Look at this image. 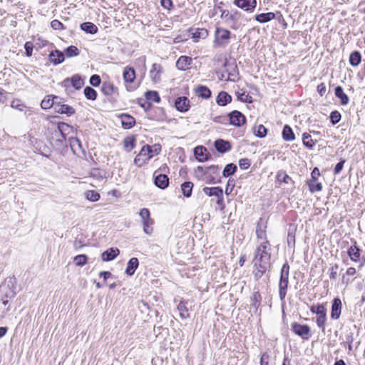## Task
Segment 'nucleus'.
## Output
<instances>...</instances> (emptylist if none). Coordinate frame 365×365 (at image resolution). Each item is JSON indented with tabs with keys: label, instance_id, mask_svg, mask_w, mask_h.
Returning a JSON list of instances; mask_svg holds the SVG:
<instances>
[{
	"label": "nucleus",
	"instance_id": "f257e3e1",
	"mask_svg": "<svg viewBox=\"0 0 365 365\" xmlns=\"http://www.w3.org/2000/svg\"><path fill=\"white\" fill-rule=\"evenodd\" d=\"M272 245L269 240L259 242L256 246L252 259V274L258 281L270 269L272 265Z\"/></svg>",
	"mask_w": 365,
	"mask_h": 365
},
{
	"label": "nucleus",
	"instance_id": "f03ea898",
	"mask_svg": "<svg viewBox=\"0 0 365 365\" xmlns=\"http://www.w3.org/2000/svg\"><path fill=\"white\" fill-rule=\"evenodd\" d=\"M231 36L232 33L230 30L222 27H216L214 33V48L226 46L229 44Z\"/></svg>",
	"mask_w": 365,
	"mask_h": 365
},
{
	"label": "nucleus",
	"instance_id": "7ed1b4c3",
	"mask_svg": "<svg viewBox=\"0 0 365 365\" xmlns=\"http://www.w3.org/2000/svg\"><path fill=\"white\" fill-rule=\"evenodd\" d=\"M289 265L285 262L282 267L280 272V279L279 282V294L282 300L286 297L289 284Z\"/></svg>",
	"mask_w": 365,
	"mask_h": 365
},
{
	"label": "nucleus",
	"instance_id": "20e7f679",
	"mask_svg": "<svg viewBox=\"0 0 365 365\" xmlns=\"http://www.w3.org/2000/svg\"><path fill=\"white\" fill-rule=\"evenodd\" d=\"M160 97L157 91H149L145 93V99L138 98V104L145 110L150 109L152 103H160Z\"/></svg>",
	"mask_w": 365,
	"mask_h": 365
},
{
	"label": "nucleus",
	"instance_id": "39448f33",
	"mask_svg": "<svg viewBox=\"0 0 365 365\" xmlns=\"http://www.w3.org/2000/svg\"><path fill=\"white\" fill-rule=\"evenodd\" d=\"M161 151V145L158 143L153 145H145L142 147L140 151L138 153V156L141 157L145 162L149 160L154 156L158 155Z\"/></svg>",
	"mask_w": 365,
	"mask_h": 365
},
{
	"label": "nucleus",
	"instance_id": "423d86ee",
	"mask_svg": "<svg viewBox=\"0 0 365 365\" xmlns=\"http://www.w3.org/2000/svg\"><path fill=\"white\" fill-rule=\"evenodd\" d=\"M291 330L294 334L300 336L304 340H308L311 336V329L307 324L293 322L291 324Z\"/></svg>",
	"mask_w": 365,
	"mask_h": 365
},
{
	"label": "nucleus",
	"instance_id": "0eeeda50",
	"mask_svg": "<svg viewBox=\"0 0 365 365\" xmlns=\"http://www.w3.org/2000/svg\"><path fill=\"white\" fill-rule=\"evenodd\" d=\"M139 215L142 218L144 232L150 235L153 231L154 220L150 218V211L146 208H143L140 210Z\"/></svg>",
	"mask_w": 365,
	"mask_h": 365
},
{
	"label": "nucleus",
	"instance_id": "6e6552de",
	"mask_svg": "<svg viewBox=\"0 0 365 365\" xmlns=\"http://www.w3.org/2000/svg\"><path fill=\"white\" fill-rule=\"evenodd\" d=\"M267 225L268 220L266 219L260 217L257 221L255 234L258 240H261V242L269 240L267 236Z\"/></svg>",
	"mask_w": 365,
	"mask_h": 365
},
{
	"label": "nucleus",
	"instance_id": "1a4fd4ad",
	"mask_svg": "<svg viewBox=\"0 0 365 365\" xmlns=\"http://www.w3.org/2000/svg\"><path fill=\"white\" fill-rule=\"evenodd\" d=\"M230 124L235 127H241L246 124L247 118L240 111L235 110L227 115Z\"/></svg>",
	"mask_w": 365,
	"mask_h": 365
},
{
	"label": "nucleus",
	"instance_id": "9d476101",
	"mask_svg": "<svg viewBox=\"0 0 365 365\" xmlns=\"http://www.w3.org/2000/svg\"><path fill=\"white\" fill-rule=\"evenodd\" d=\"M161 170L162 168H160L154 172V183L158 187L164 190L169 185V178L167 175L160 173Z\"/></svg>",
	"mask_w": 365,
	"mask_h": 365
},
{
	"label": "nucleus",
	"instance_id": "9b49d317",
	"mask_svg": "<svg viewBox=\"0 0 365 365\" xmlns=\"http://www.w3.org/2000/svg\"><path fill=\"white\" fill-rule=\"evenodd\" d=\"M233 4L244 11L252 13L257 6V0H234Z\"/></svg>",
	"mask_w": 365,
	"mask_h": 365
},
{
	"label": "nucleus",
	"instance_id": "f8f14e48",
	"mask_svg": "<svg viewBox=\"0 0 365 365\" xmlns=\"http://www.w3.org/2000/svg\"><path fill=\"white\" fill-rule=\"evenodd\" d=\"M241 16L242 14L237 10L230 12L228 9H224L221 12L220 17L231 21L233 24H236L241 18Z\"/></svg>",
	"mask_w": 365,
	"mask_h": 365
},
{
	"label": "nucleus",
	"instance_id": "ddd939ff",
	"mask_svg": "<svg viewBox=\"0 0 365 365\" xmlns=\"http://www.w3.org/2000/svg\"><path fill=\"white\" fill-rule=\"evenodd\" d=\"M176 109L182 113H185L190 110V101L185 96L178 97L175 101Z\"/></svg>",
	"mask_w": 365,
	"mask_h": 365
},
{
	"label": "nucleus",
	"instance_id": "4468645a",
	"mask_svg": "<svg viewBox=\"0 0 365 365\" xmlns=\"http://www.w3.org/2000/svg\"><path fill=\"white\" fill-rule=\"evenodd\" d=\"M194 155L199 162H205L210 158V154L207 149L202 145L197 146L194 149Z\"/></svg>",
	"mask_w": 365,
	"mask_h": 365
},
{
	"label": "nucleus",
	"instance_id": "2eb2a0df",
	"mask_svg": "<svg viewBox=\"0 0 365 365\" xmlns=\"http://www.w3.org/2000/svg\"><path fill=\"white\" fill-rule=\"evenodd\" d=\"M342 309L341 301L339 297H336L332 301L331 310V318L332 319H339Z\"/></svg>",
	"mask_w": 365,
	"mask_h": 365
},
{
	"label": "nucleus",
	"instance_id": "dca6fc26",
	"mask_svg": "<svg viewBox=\"0 0 365 365\" xmlns=\"http://www.w3.org/2000/svg\"><path fill=\"white\" fill-rule=\"evenodd\" d=\"M192 58L187 56H181L176 61V67L180 71H187L190 68Z\"/></svg>",
	"mask_w": 365,
	"mask_h": 365
},
{
	"label": "nucleus",
	"instance_id": "f3484780",
	"mask_svg": "<svg viewBox=\"0 0 365 365\" xmlns=\"http://www.w3.org/2000/svg\"><path fill=\"white\" fill-rule=\"evenodd\" d=\"M163 72V66L159 63H153L150 71V78L154 83H158L160 81L161 73Z\"/></svg>",
	"mask_w": 365,
	"mask_h": 365
},
{
	"label": "nucleus",
	"instance_id": "a211bd4d",
	"mask_svg": "<svg viewBox=\"0 0 365 365\" xmlns=\"http://www.w3.org/2000/svg\"><path fill=\"white\" fill-rule=\"evenodd\" d=\"M68 83H71V85L77 90L81 89L84 85L83 79L78 74L74 75L71 78H66L63 82L65 86H67Z\"/></svg>",
	"mask_w": 365,
	"mask_h": 365
},
{
	"label": "nucleus",
	"instance_id": "6ab92c4d",
	"mask_svg": "<svg viewBox=\"0 0 365 365\" xmlns=\"http://www.w3.org/2000/svg\"><path fill=\"white\" fill-rule=\"evenodd\" d=\"M195 94L204 99H208L211 97L212 92L206 86L197 85L194 88Z\"/></svg>",
	"mask_w": 365,
	"mask_h": 365
},
{
	"label": "nucleus",
	"instance_id": "aec40b11",
	"mask_svg": "<svg viewBox=\"0 0 365 365\" xmlns=\"http://www.w3.org/2000/svg\"><path fill=\"white\" fill-rule=\"evenodd\" d=\"M356 274V269L354 267H350L346 269L345 274L341 277V283L345 285H348L351 283L356 277H354Z\"/></svg>",
	"mask_w": 365,
	"mask_h": 365
},
{
	"label": "nucleus",
	"instance_id": "412c9836",
	"mask_svg": "<svg viewBox=\"0 0 365 365\" xmlns=\"http://www.w3.org/2000/svg\"><path fill=\"white\" fill-rule=\"evenodd\" d=\"M209 36V31L205 28H197L192 33V39L194 42H198L200 39H205Z\"/></svg>",
	"mask_w": 365,
	"mask_h": 365
},
{
	"label": "nucleus",
	"instance_id": "4be33fe9",
	"mask_svg": "<svg viewBox=\"0 0 365 365\" xmlns=\"http://www.w3.org/2000/svg\"><path fill=\"white\" fill-rule=\"evenodd\" d=\"M347 254L352 262H356L359 260L361 256V250L357 247L356 241L353 245L348 248Z\"/></svg>",
	"mask_w": 365,
	"mask_h": 365
},
{
	"label": "nucleus",
	"instance_id": "5701e85b",
	"mask_svg": "<svg viewBox=\"0 0 365 365\" xmlns=\"http://www.w3.org/2000/svg\"><path fill=\"white\" fill-rule=\"evenodd\" d=\"M214 145L215 149L221 153H226L232 148L230 143L222 139L216 140Z\"/></svg>",
	"mask_w": 365,
	"mask_h": 365
},
{
	"label": "nucleus",
	"instance_id": "b1692460",
	"mask_svg": "<svg viewBox=\"0 0 365 365\" xmlns=\"http://www.w3.org/2000/svg\"><path fill=\"white\" fill-rule=\"evenodd\" d=\"M118 248H110L101 254V259L104 262H108L114 259L119 255Z\"/></svg>",
	"mask_w": 365,
	"mask_h": 365
},
{
	"label": "nucleus",
	"instance_id": "393cba45",
	"mask_svg": "<svg viewBox=\"0 0 365 365\" xmlns=\"http://www.w3.org/2000/svg\"><path fill=\"white\" fill-rule=\"evenodd\" d=\"M177 309L179 312L180 317L182 319H185L190 317V311L187 307V302L181 300L178 304Z\"/></svg>",
	"mask_w": 365,
	"mask_h": 365
},
{
	"label": "nucleus",
	"instance_id": "a878e982",
	"mask_svg": "<svg viewBox=\"0 0 365 365\" xmlns=\"http://www.w3.org/2000/svg\"><path fill=\"white\" fill-rule=\"evenodd\" d=\"M231 101L232 96L225 91H220L216 98V102L220 106H225Z\"/></svg>",
	"mask_w": 365,
	"mask_h": 365
},
{
	"label": "nucleus",
	"instance_id": "bb28decb",
	"mask_svg": "<svg viewBox=\"0 0 365 365\" xmlns=\"http://www.w3.org/2000/svg\"><path fill=\"white\" fill-rule=\"evenodd\" d=\"M276 15L273 12L262 13L255 16V19L261 24L269 22L275 19Z\"/></svg>",
	"mask_w": 365,
	"mask_h": 365
},
{
	"label": "nucleus",
	"instance_id": "cd10ccee",
	"mask_svg": "<svg viewBox=\"0 0 365 365\" xmlns=\"http://www.w3.org/2000/svg\"><path fill=\"white\" fill-rule=\"evenodd\" d=\"M49 60L53 64H59L64 61V53L58 50H55L49 54Z\"/></svg>",
	"mask_w": 365,
	"mask_h": 365
},
{
	"label": "nucleus",
	"instance_id": "c85d7f7f",
	"mask_svg": "<svg viewBox=\"0 0 365 365\" xmlns=\"http://www.w3.org/2000/svg\"><path fill=\"white\" fill-rule=\"evenodd\" d=\"M317 142L318 140L317 139H313L312 138L310 133H304L302 134L303 145L309 149H312Z\"/></svg>",
	"mask_w": 365,
	"mask_h": 365
},
{
	"label": "nucleus",
	"instance_id": "c756f323",
	"mask_svg": "<svg viewBox=\"0 0 365 365\" xmlns=\"http://www.w3.org/2000/svg\"><path fill=\"white\" fill-rule=\"evenodd\" d=\"M335 96L340 99V103L343 106H346L349 103V98L348 96L344 92L341 86H338L335 88Z\"/></svg>",
	"mask_w": 365,
	"mask_h": 365
},
{
	"label": "nucleus",
	"instance_id": "7c9ffc66",
	"mask_svg": "<svg viewBox=\"0 0 365 365\" xmlns=\"http://www.w3.org/2000/svg\"><path fill=\"white\" fill-rule=\"evenodd\" d=\"M307 185L309 187L310 192L314 193L316 192H320L323 189L322 182H318L317 180L309 179L307 180Z\"/></svg>",
	"mask_w": 365,
	"mask_h": 365
},
{
	"label": "nucleus",
	"instance_id": "2f4dec72",
	"mask_svg": "<svg viewBox=\"0 0 365 365\" xmlns=\"http://www.w3.org/2000/svg\"><path fill=\"white\" fill-rule=\"evenodd\" d=\"M120 118L122 126L125 129L130 128L135 123V118L129 115L122 114Z\"/></svg>",
	"mask_w": 365,
	"mask_h": 365
},
{
	"label": "nucleus",
	"instance_id": "473e14b6",
	"mask_svg": "<svg viewBox=\"0 0 365 365\" xmlns=\"http://www.w3.org/2000/svg\"><path fill=\"white\" fill-rule=\"evenodd\" d=\"M312 314H315L317 317L327 316V308L324 304H318L312 305L309 308Z\"/></svg>",
	"mask_w": 365,
	"mask_h": 365
},
{
	"label": "nucleus",
	"instance_id": "72a5a7b5",
	"mask_svg": "<svg viewBox=\"0 0 365 365\" xmlns=\"http://www.w3.org/2000/svg\"><path fill=\"white\" fill-rule=\"evenodd\" d=\"M237 99L244 103H251L253 101L252 96L245 89H240L236 93Z\"/></svg>",
	"mask_w": 365,
	"mask_h": 365
},
{
	"label": "nucleus",
	"instance_id": "f704fd0d",
	"mask_svg": "<svg viewBox=\"0 0 365 365\" xmlns=\"http://www.w3.org/2000/svg\"><path fill=\"white\" fill-rule=\"evenodd\" d=\"M203 192L209 196V197H212V196H215V197H217V196H221L222 195V192H223L222 189L220 187H205L203 189Z\"/></svg>",
	"mask_w": 365,
	"mask_h": 365
},
{
	"label": "nucleus",
	"instance_id": "c9c22d12",
	"mask_svg": "<svg viewBox=\"0 0 365 365\" xmlns=\"http://www.w3.org/2000/svg\"><path fill=\"white\" fill-rule=\"evenodd\" d=\"M282 135L285 141H293L295 139V135L289 125L284 126Z\"/></svg>",
	"mask_w": 365,
	"mask_h": 365
},
{
	"label": "nucleus",
	"instance_id": "e433bc0d",
	"mask_svg": "<svg viewBox=\"0 0 365 365\" xmlns=\"http://www.w3.org/2000/svg\"><path fill=\"white\" fill-rule=\"evenodd\" d=\"M193 187L194 184L190 181L185 182L181 185V191L184 197H190L192 195Z\"/></svg>",
	"mask_w": 365,
	"mask_h": 365
},
{
	"label": "nucleus",
	"instance_id": "4c0bfd02",
	"mask_svg": "<svg viewBox=\"0 0 365 365\" xmlns=\"http://www.w3.org/2000/svg\"><path fill=\"white\" fill-rule=\"evenodd\" d=\"M276 179L279 182H284L286 184H289L290 182L294 183L292 178L287 174L284 170H279L277 173Z\"/></svg>",
	"mask_w": 365,
	"mask_h": 365
},
{
	"label": "nucleus",
	"instance_id": "58836bf2",
	"mask_svg": "<svg viewBox=\"0 0 365 365\" xmlns=\"http://www.w3.org/2000/svg\"><path fill=\"white\" fill-rule=\"evenodd\" d=\"M349 63L352 66H357L361 61V54L358 51H354L350 53L349 56Z\"/></svg>",
	"mask_w": 365,
	"mask_h": 365
},
{
	"label": "nucleus",
	"instance_id": "ea45409f",
	"mask_svg": "<svg viewBox=\"0 0 365 365\" xmlns=\"http://www.w3.org/2000/svg\"><path fill=\"white\" fill-rule=\"evenodd\" d=\"M81 29L85 32L91 34H94L98 32V27L91 22H85L81 24Z\"/></svg>",
	"mask_w": 365,
	"mask_h": 365
},
{
	"label": "nucleus",
	"instance_id": "a19ab883",
	"mask_svg": "<svg viewBox=\"0 0 365 365\" xmlns=\"http://www.w3.org/2000/svg\"><path fill=\"white\" fill-rule=\"evenodd\" d=\"M123 78L126 83H132L135 78V71L133 68H125L123 71Z\"/></svg>",
	"mask_w": 365,
	"mask_h": 365
},
{
	"label": "nucleus",
	"instance_id": "79ce46f5",
	"mask_svg": "<svg viewBox=\"0 0 365 365\" xmlns=\"http://www.w3.org/2000/svg\"><path fill=\"white\" fill-rule=\"evenodd\" d=\"M55 109L58 113H65L68 115H71L75 113V109L68 105H57Z\"/></svg>",
	"mask_w": 365,
	"mask_h": 365
},
{
	"label": "nucleus",
	"instance_id": "37998d69",
	"mask_svg": "<svg viewBox=\"0 0 365 365\" xmlns=\"http://www.w3.org/2000/svg\"><path fill=\"white\" fill-rule=\"evenodd\" d=\"M57 98V97H52L51 96H46L41 103V108L46 110L51 108L54 104V99Z\"/></svg>",
	"mask_w": 365,
	"mask_h": 365
},
{
	"label": "nucleus",
	"instance_id": "c03bdc74",
	"mask_svg": "<svg viewBox=\"0 0 365 365\" xmlns=\"http://www.w3.org/2000/svg\"><path fill=\"white\" fill-rule=\"evenodd\" d=\"M137 268V257H133L130 259L125 272L128 275H133Z\"/></svg>",
	"mask_w": 365,
	"mask_h": 365
},
{
	"label": "nucleus",
	"instance_id": "a18cd8bd",
	"mask_svg": "<svg viewBox=\"0 0 365 365\" xmlns=\"http://www.w3.org/2000/svg\"><path fill=\"white\" fill-rule=\"evenodd\" d=\"M124 148L126 151L129 152L135 148V137L128 136L124 139L123 141Z\"/></svg>",
	"mask_w": 365,
	"mask_h": 365
},
{
	"label": "nucleus",
	"instance_id": "49530a36",
	"mask_svg": "<svg viewBox=\"0 0 365 365\" xmlns=\"http://www.w3.org/2000/svg\"><path fill=\"white\" fill-rule=\"evenodd\" d=\"M254 134L258 138H264L267 134V129L262 124L258 125L254 128Z\"/></svg>",
	"mask_w": 365,
	"mask_h": 365
},
{
	"label": "nucleus",
	"instance_id": "de8ad7c7",
	"mask_svg": "<svg viewBox=\"0 0 365 365\" xmlns=\"http://www.w3.org/2000/svg\"><path fill=\"white\" fill-rule=\"evenodd\" d=\"M237 171V166L233 163L227 164L222 172V175L224 177L227 178L232 175H233Z\"/></svg>",
	"mask_w": 365,
	"mask_h": 365
},
{
	"label": "nucleus",
	"instance_id": "09e8293b",
	"mask_svg": "<svg viewBox=\"0 0 365 365\" xmlns=\"http://www.w3.org/2000/svg\"><path fill=\"white\" fill-rule=\"evenodd\" d=\"M86 198L91 202H96L100 199V194L94 190H88L85 192Z\"/></svg>",
	"mask_w": 365,
	"mask_h": 365
},
{
	"label": "nucleus",
	"instance_id": "8fccbe9b",
	"mask_svg": "<svg viewBox=\"0 0 365 365\" xmlns=\"http://www.w3.org/2000/svg\"><path fill=\"white\" fill-rule=\"evenodd\" d=\"M84 95L87 99L95 100L97 97L96 91L91 87L87 86L84 89Z\"/></svg>",
	"mask_w": 365,
	"mask_h": 365
},
{
	"label": "nucleus",
	"instance_id": "3c124183",
	"mask_svg": "<svg viewBox=\"0 0 365 365\" xmlns=\"http://www.w3.org/2000/svg\"><path fill=\"white\" fill-rule=\"evenodd\" d=\"M65 54L68 58L77 56L79 54V51L76 46H70L65 50Z\"/></svg>",
	"mask_w": 365,
	"mask_h": 365
},
{
	"label": "nucleus",
	"instance_id": "603ef678",
	"mask_svg": "<svg viewBox=\"0 0 365 365\" xmlns=\"http://www.w3.org/2000/svg\"><path fill=\"white\" fill-rule=\"evenodd\" d=\"M262 301V296L259 292H255L252 297V304L255 307L260 306Z\"/></svg>",
	"mask_w": 365,
	"mask_h": 365
},
{
	"label": "nucleus",
	"instance_id": "864d4df0",
	"mask_svg": "<svg viewBox=\"0 0 365 365\" xmlns=\"http://www.w3.org/2000/svg\"><path fill=\"white\" fill-rule=\"evenodd\" d=\"M270 354L268 351H264L261 354L259 358L260 365H269L270 362Z\"/></svg>",
	"mask_w": 365,
	"mask_h": 365
},
{
	"label": "nucleus",
	"instance_id": "5fc2aeb1",
	"mask_svg": "<svg viewBox=\"0 0 365 365\" xmlns=\"http://www.w3.org/2000/svg\"><path fill=\"white\" fill-rule=\"evenodd\" d=\"M341 118V115L339 111L334 110L330 114V120L333 125L338 123Z\"/></svg>",
	"mask_w": 365,
	"mask_h": 365
},
{
	"label": "nucleus",
	"instance_id": "6e6d98bb",
	"mask_svg": "<svg viewBox=\"0 0 365 365\" xmlns=\"http://www.w3.org/2000/svg\"><path fill=\"white\" fill-rule=\"evenodd\" d=\"M73 260L77 266H83L87 263V257L85 255H79L76 256Z\"/></svg>",
	"mask_w": 365,
	"mask_h": 365
},
{
	"label": "nucleus",
	"instance_id": "4d7b16f0",
	"mask_svg": "<svg viewBox=\"0 0 365 365\" xmlns=\"http://www.w3.org/2000/svg\"><path fill=\"white\" fill-rule=\"evenodd\" d=\"M327 316L323 317H316V323L319 328L322 329V330L325 329L326 324H327Z\"/></svg>",
	"mask_w": 365,
	"mask_h": 365
},
{
	"label": "nucleus",
	"instance_id": "13d9d810",
	"mask_svg": "<svg viewBox=\"0 0 365 365\" xmlns=\"http://www.w3.org/2000/svg\"><path fill=\"white\" fill-rule=\"evenodd\" d=\"M91 177L96 178L97 180H101L104 178V173L98 169H93L91 170Z\"/></svg>",
	"mask_w": 365,
	"mask_h": 365
},
{
	"label": "nucleus",
	"instance_id": "bf43d9fd",
	"mask_svg": "<svg viewBox=\"0 0 365 365\" xmlns=\"http://www.w3.org/2000/svg\"><path fill=\"white\" fill-rule=\"evenodd\" d=\"M160 5L168 11H171L174 7L173 0H160Z\"/></svg>",
	"mask_w": 365,
	"mask_h": 365
},
{
	"label": "nucleus",
	"instance_id": "052dcab7",
	"mask_svg": "<svg viewBox=\"0 0 365 365\" xmlns=\"http://www.w3.org/2000/svg\"><path fill=\"white\" fill-rule=\"evenodd\" d=\"M339 268V266L337 264H334L332 265L329 269V279H335L337 277V269Z\"/></svg>",
	"mask_w": 365,
	"mask_h": 365
},
{
	"label": "nucleus",
	"instance_id": "680f3d73",
	"mask_svg": "<svg viewBox=\"0 0 365 365\" xmlns=\"http://www.w3.org/2000/svg\"><path fill=\"white\" fill-rule=\"evenodd\" d=\"M240 168L242 170L248 169L250 165V160L248 158H242L239 160Z\"/></svg>",
	"mask_w": 365,
	"mask_h": 365
},
{
	"label": "nucleus",
	"instance_id": "e2e57ef3",
	"mask_svg": "<svg viewBox=\"0 0 365 365\" xmlns=\"http://www.w3.org/2000/svg\"><path fill=\"white\" fill-rule=\"evenodd\" d=\"M51 26L55 29V30H61V29H64V26H63V24L59 21L58 20H53L51 22Z\"/></svg>",
	"mask_w": 365,
	"mask_h": 365
},
{
	"label": "nucleus",
	"instance_id": "0e129e2a",
	"mask_svg": "<svg viewBox=\"0 0 365 365\" xmlns=\"http://www.w3.org/2000/svg\"><path fill=\"white\" fill-rule=\"evenodd\" d=\"M33 43L30 41H28L24 45V48L26 50V54L27 56H31L33 53Z\"/></svg>",
	"mask_w": 365,
	"mask_h": 365
},
{
	"label": "nucleus",
	"instance_id": "69168bd1",
	"mask_svg": "<svg viewBox=\"0 0 365 365\" xmlns=\"http://www.w3.org/2000/svg\"><path fill=\"white\" fill-rule=\"evenodd\" d=\"M90 83L93 86H98L101 83V78L98 75H93L90 78Z\"/></svg>",
	"mask_w": 365,
	"mask_h": 365
},
{
	"label": "nucleus",
	"instance_id": "338daca9",
	"mask_svg": "<svg viewBox=\"0 0 365 365\" xmlns=\"http://www.w3.org/2000/svg\"><path fill=\"white\" fill-rule=\"evenodd\" d=\"M345 163V160H341L340 162H339L334 169V174L337 175L344 168V165Z\"/></svg>",
	"mask_w": 365,
	"mask_h": 365
},
{
	"label": "nucleus",
	"instance_id": "774afa93",
	"mask_svg": "<svg viewBox=\"0 0 365 365\" xmlns=\"http://www.w3.org/2000/svg\"><path fill=\"white\" fill-rule=\"evenodd\" d=\"M317 90L319 96H323L327 91L326 85L324 83H319L317 87Z\"/></svg>",
	"mask_w": 365,
	"mask_h": 365
}]
</instances>
